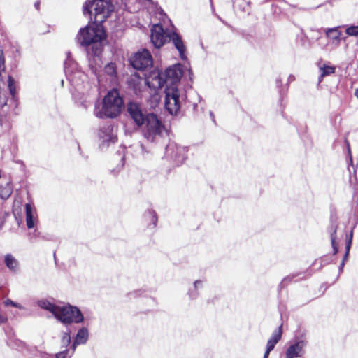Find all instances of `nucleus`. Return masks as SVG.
Instances as JSON below:
<instances>
[{
  "mask_svg": "<svg viewBox=\"0 0 358 358\" xmlns=\"http://www.w3.org/2000/svg\"><path fill=\"white\" fill-rule=\"evenodd\" d=\"M157 72L163 78L164 83H166L165 88L164 106L166 110L171 115H177L180 109V92L177 83L182 76V66L179 64L168 67L164 73Z\"/></svg>",
  "mask_w": 358,
  "mask_h": 358,
  "instance_id": "f257e3e1",
  "label": "nucleus"
},
{
  "mask_svg": "<svg viewBox=\"0 0 358 358\" xmlns=\"http://www.w3.org/2000/svg\"><path fill=\"white\" fill-rule=\"evenodd\" d=\"M127 110L136 124L138 126L145 125L147 138L152 135L160 134L163 131V125L157 117L152 113L148 114L145 117L138 103H130L127 106Z\"/></svg>",
  "mask_w": 358,
  "mask_h": 358,
  "instance_id": "f03ea898",
  "label": "nucleus"
},
{
  "mask_svg": "<svg viewBox=\"0 0 358 358\" xmlns=\"http://www.w3.org/2000/svg\"><path fill=\"white\" fill-rule=\"evenodd\" d=\"M106 32L103 25L90 20L87 25L79 30L76 41L83 46H88L101 43L106 39Z\"/></svg>",
  "mask_w": 358,
  "mask_h": 358,
  "instance_id": "7ed1b4c3",
  "label": "nucleus"
},
{
  "mask_svg": "<svg viewBox=\"0 0 358 358\" xmlns=\"http://www.w3.org/2000/svg\"><path fill=\"white\" fill-rule=\"evenodd\" d=\"M123 101L117 90L109 91L103 97L101 108H96L95 114L97 117H115L121 112Z\"/></svg>",
  "mask_w": 358,
  "mask_h": 358,
  "instance_id": "20e7f679",
  "label": "nucleus"
},
{
  "mask_svg": "<svg viewBox=\"0 0 358 358\" xmlns=\"http://www.w3.org/2000/svg\"><path fill=\"white\" fill-rule=\"evenodd\" d=\"M114 6L109 0H92L83 6L84 13H87L90 20L101 24L110 15Z\"/></svg>",
  "mask_w": 358,
  "mask_h": 358,
  "instance_id": "39448f33",
  "label": "nucleus"
},
{
  "mask_svg": "<svg viewBox=\"0 0 358 358\" xmlns=\"http://www.w3.org/2000/svg\"><path fill=\"white\" fill-rule=\"evenodd\" d=\"M54 316L64 324L80 323L84 319L80 310L77 307L70 305L57 306Z\"/></svg>",
  "mask_w": 358,
  "mask_h": 358,
  "instance_id": "423d86ee",
  "label": "nucleus"
},
{
  "mask_svg": "<svg viewBox=\"0 0 358 358\" xmlns=\"http://www.w3.org/2000/svg\"><path fill=\"white\" fill-rule=\"evenodd\" d=\"M146 83L148 87L153 91L150 92L151 95L148 101L150 107L152 108H155L160 102L161 96L158 90L164 85V81L162 77L157 72H152L148 78Z\"/></svg>",
  "mask_w": 358,
  "mask_h": 358,
  "instance_id": "0eeeda50",
  "label": "nucleus"
},
{
  "mask_svg": "<svg viewBox=\"0 0 358 358\" xmlns=\"http://www.w3.org/2000/svg\"><path fill=\"white\" fill-rule=\"evenodd\" d=\"M307 344L308 342L304 334H302L301 337H296L287 347L285 351V358L302 357L306 352Z\"/></svg>",
  "mask_w": 358,
  "mask_h": 358,
  "instance_id": "6e6552de",
  "label": "nucleus"
},
{
  "mask_svg": "<svg viewBox=\"0 0 358 358\" xmlns=\"http://www.w3.org/2000/svg\"><path fill=\"white\" fill-rule=\"evenodd\" d=\"M131 66L138 70H143L151 67L153 60L151 54L147 50H141L134 54L130 58Z\"/></svg>",
  "mask_w": 358,
  "mask_h": 358,
  "instance_id": "1a4fd4ad",
  "label": "nucleus"
},
{
  "mask_svg": "<svg viewBox=\"0 0 358 358\" xmlns=\"http://www.w3.org/2000/svg\"><path fill=\"white\" fill-rule=\"evenodd\" d=\"M170 34H168L160 24H155L151 28L150 40L156 48H162L169 41Z\"/></svg>",
  "mask_w": 358,
  "mask_h": 358,
  "instance_id": "9d476101",
  "label": "nucleus"
},
{
  "mask_svg": "<svg viewBox=\"0 0 358 358\" xmlns=\"http://www.w3.org/2000/svg\"><path fill=\"white\" fill-rule=\"evenodd\" d=\"M282 334V325L276 329L272 334L271 338L268 341L266 350L264 355V358H268L270 352L274 348L277 343L281 339Z\"/></svg>",
  "mask_w": 358,
  "mask_h": 358,
  "instance_id": "9b49d317",
  "label": "nucleus"
},
{
  "mask_svg": "<svg viewBox=\"0 0 358 358\" xmlns=\"http://www.w3.org/2000/svg\"><path fill=\"white\" fill-rule=\"evenodd\" d=\"M169 40L172 41L175 48L179 52L180 58L182 59H185L186 58V49L181 36L178 34L173 31L170 34Z\"/></svg>",
  "mask_w": 358,
  "mask_h": 358,
  "instance_id": "f8f14e48",
  "label": "nucleus"
},
{
  "mask_svg": "<svg viewBox=\"0 0 358 358\" xmlns=\"http://www.w3.org/2000/svg\"><path fill=\"white\" fill-rule=\"evenodd\" d=\"M26 212V224L29 229H31L35 225L36 220V213L31 204L27 203L25 205Z\"/></svg>",
  "mask_w": 358,
  "mask_h": 358,
  "instance_id": "ddd939ff",
  "label": "nucleus"
},
{
  "mask_svg": "<svg viewBox=\"0 0 358 358\" xmlns=\"http://www.w3.org/2000/svg\"><path fill=\"white\" fill-rule=\"evenodd\" d=\"M327 37L331 41L332 43L338 45L341 40V32L339 31V27L328 28L325 30Z\"/></svg>",
  "mask_w": 358,
  "mask_h": 358,
  "instance_id": "4468645a",
  "label": "nucleus"
},
{
  "mask_svg": "<svg viewBox=\"0 0 358 358\" xmlns=\"http://www.w3.org/2000/svg\"><path fill=\"white\" fill-rule=\"evenodd\" d=\"M88 336L89 334L87 329L86 328L80 329L77 333L73 341V350H75L76 345L85 343L88 339Z\"/></svg>",
  "mask_w": 358,
  "mask_h": 358,
  "instance_id": "2eb2a0df",
  "label": "nucleus"
},
{
  "mask_svg": "<svg viewBox=\"0 0 358 358\" xmlns=\"http://www.w3.org/2000/svg\"><path fill=\"white\" fill-rule=\"evenodd\" d=\"M37 304L41 308L49 310L53 315L55 314V312L57 307V306H55L54 304L51 303L50 301L45 299L39 300L37 302Z\"/></svg>",
  "mask_w": 358,
  "mask_h": 358,
  "instance_id": "dca6fc26",
  "label": "nucleus"
},
{
  "mask_svg": "<svg viewBox=\"0 0 358 358\" xmlns=\"http://www.w3.org/2000/svg\"><path fill=\"white\" fill-rule=\"evenodd\" d=\"M5 263L7 267L12 271H15L18 267V262L11 255L5 256Z\"/></svg>",
  "mask_w": 358,
  "mask_h": 358,
  "instance_id": "f3484780",
  "label": "nucleus"
},
{
  "mask_svg": "<svg viewBox=\"0 0 358 358\" xmlns=\"http://www.w3.org/2000/svg\"><path fill=\"white\" fill-rule=\"evenodd\" d=\"M12 194V187L9 183L0 187V196L3 199H7Z\"/></svg>",
  "mask_w": 358,
  "mask_h": 358,
  "instance_id": "a211bd4d",
  "label": "nucleus"
},
{
  "mask_svg": "<svg viewBox=\"0 0 358 358\" xmlns=\"http://www.w3.org/2000/svg\"><path fill=\"white\" fill-rule=\"evenodd\" d=\"M320 71H322L321 77L323 78L326 76H329L335 72V68L333 66H328L324 64L320 67Z\"/></svg>",
  "mask_w": 358,
  "mask_h": 358,
  "instance_id": "6ab92c4d",
  "label": "nucleus"
},
{
  "mask_svg": "<svg viewBox=\"0 0 358 358\" xmlns=\"http://www.w3.org/2000/svg\"><path fill=\"white\" fill-rule=\"evenodd\" d=\"M104 72L109 76L113 77L116 75V65L115 63L110 62L104 67Z\"/></svg>",
  "mask_w": 358,
  "mask_h": 358,
  "instance_id": "aec40b11",
  "label": "nucleus"
},
{
  "mask_svg": "<svg viewBox=\"0 0 358 358\" xmlns=\"http://www.w3.org/2000/svg\"><path fill=\"white\" fill-rule=\"evenodd\" d=\"M345 33L349 36H358V25L348 26L345 29Z\"/></svg>",
  "mask_w": 358,
  "mask_h": 358,
  "instance_id": "412c9836",
  "label": "nucleus"
},
{
  "mask_svg": "<svg viewBox=\"0 0 358 358\" xmlns=\"http://www.w3.org/2000/svg\"><path fill=\"white\" fill-rule=\"evenodd\" d=\"M71 342V336L69 333H64L62 338V343L64 347H66Z\"/></svg>",
  "mask_w": 358,
  "mask_h": 358,
  "instance_id": "4be33fe9",
  "label": "nucleus"
},
{
  "mask_svg": "<svg viewBox=\"0 0 358 358\" xmlns=\"http://www.w3.org/2000/svg\"><path fill=\"white\" fill-rule=\"evenodd\" d=\"M8 87L10 90V94L13 95L14 92H15V88L13 86V80L10 76L8 77Z\"/></svg>",
  "mask_w": 358,
  "mask_h": 358,
  "instance_id": "5701e85b",
  "label": "nucleus"
},
{
  "mask_svg": "<svg viewBox=\"0 0 358 358\" xmlns=\"http://www.w3.org/2000/svg\"><path fill=\"white\" fill-rule=\"evenodd\" d=\"M335 234H336V229H334L333 234H331V244L334 249V252L336 253L338 251V249H337L336 241H335V239H336Z\"/></svg>",
  "mask_w": 358,
  "mask_h": 358,
  "instance_id": "b1692460",
  "label": "nucleus"
},
{
  "mask_svg": "<svg viewBox=\"0 0 358 358\" xmlns=\"http://www.w3.org/2000/svg\"><path fill=\"white\" fill-rule=\"evenodd\" d=\"M56 358H66L68 357V352L66 351H63L56 354Z\"/></svg>",
  "mask_w": 358,
  "mask_h": 358,
  "instance_id": "393cba45",
  "label": "nucleus"
},
{
  "mask_svg": "<svg viewBox=\"0 0 358 358\" xmlns=\"http://www.w3.org/2000/svg\"><path fill=\"white\" fill-rule=\"evenodd\" d=\"M352 238V232L350 233V238H349V241H348V242L347 243V245H346V254H345V256H347L348 254V252H349V250H350V244H351Z\"/></svg>",
  "mask_w": 358,
  "mask_h": 358,
  "instance_id": "a878e982",
  "label": "nucleus"
},
{
  "mask_svg": "<svg viewBox=\"0 0 358 358\" xmlns=\"http://www.w3.org/2000/svg\"><path fill=\"white\" fill-rule=\"evenodd\" d=\"M6 304L7 306H16V307H18V308H20V306L18 305H16L15 303H14L13 302H12L11 301H6Z\"/></svg>",
  "mask_w": 358,
  "mask_h": 358,
  "instance_id": "bb28decb",
  "label": "nucleus"
},
{
  "mask_svg": "<svg viewBox=\"0 0 358 358\" xmlns=\"http://www.w3.org/2000/svg\"><path fill=\"white\" fill-rule=\"evenodd\" d=\"M135 78H136L140 83L143 82V80L136 74L134 75Z\"/></svg>",
  "mask_w": 358,
  "mask_h": 358,
  "instance_id": "cd10ccee",
  "label": "nucleus"
},
{
  "mask_svg": "<svg viewBox=\"0 0 358 358\" xmlns=\"http://www.w3.org/2000/svg\"><path fill=\"white\" fill-rule=\"evenodd\" d=\"M355 96L358 99V88L355 90Z\"/></svg>",
  "mask_w": 358,
  "mask_h": 358,
  "instance_id": "c85d7f7f",
  "label": "nucleus"
},
{
  "mask_svg": "<svg viewBox=\"0 0 358 358\" xmlns=\"http://www.w3.org/2000/svg\"><path fill=\"white\" fill-rule=\"evenodd\" d=\"M198 284H201V282H200V281H196V282H194V286H195V287H197V285H198Z\"/></svg>",
  "mask_w": 358,
  "mask_h": 358,
  "instance_id": "c756f323",
  "label": "nucleus"
}]
</instances>
